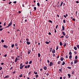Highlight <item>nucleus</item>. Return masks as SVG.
Returning a JSON list of instances; mask_svg holds the SVG:
<instances>
[{
    "label": "nucleus",
    "instance_id": "nucleus-39",
    "mask_svg": "<svg viewBox=\"0 0 79 79\" xmlns=\"http://www.w3.org/2000/svg\"><path fill=\"white\" fill-rule=\"evenodd\" d=\"M71 65H73V62H71Z\"/></svg>",
    "mask_w": 79,
    "mask_h": 79
},
{
    "label": "nucleus",
    "instance_id": "nucleus-45",
    "mask_svg": "<svg viewBox=\"0 0 79 79\" xmlns=\"http://www.w3.org/2000/svg\"><path fill=\"white\" fill-rule=\"evenodd\" d=\"M58 46H57L56 47V50H58Z\"/></svg>",
    "mask_w": 79,
    "mask_h": 79
},
{
    "label": "nucleus",
    "instance_id": "nucleus-22",
    "mask_svg": "<svg viewBox=\"0 0 79 79\" xmlns=\"http://www.w3.org/2000/svg\"><path fill=\"white\" fill-rule=\"evenodd\" d=\"M63 2H62L60 5V6H62V5H63Z\"/></svg>",
    "mask_w": 79,
    "mask_h": 79
},
{
    "label": "nucleus",
    "instance_id": "nucleus-55",
    "mask_svg": "<svg viewBox=\"0 0 79 79\" xmlns=\"http://www.w3.org/2000/svg\"><path fill=\"white\" fill-rule=\"evenodd\" d=\"M76 3H79V1H77L76 2Z\"/></svg>",
    "mask_w": 79,
    "mask_h": 79
},
{
    "label": "nucleus",
    "instance_id": "nucleus-16",
    "mask_svg": "<svg viewBox=\"0 0 79 79\" xmlns=\"http://www.w3.org/2000/svg\"><path fill=\"white\" fill-rule=\"evenodd\" d=\"M64 60V58L63 57H61V59H60V61H63Z\"/></svg>",
    "mask_w": 79,
    "mask_h": 79
},
{
    "label": "nucleus",
    "instance_id": "nucleus-53",
    "mask_svg": "<svg viewBox=\"0 0 79 79\" xmlns=\"http://www.w3.org/2000/svg\"><path fill=\"white\" fill-rule=\"evenodd\" d=\"M27 68H30V65H29L28 66H27Z\"/></svg>",
    "mask_w": 79,
    "mask_h": 79
},
{
    "label": "nucleus",
    "instance_id": "nucleus-7",
    "mask_svg": "<svg viewBox=\"0 0 79 79\" xmlns=\"http://www.w3.org/2000/svg\"><path fill=\"white\" fill-rule=\"evenodd\" d=\"M64 45L63 46L64 47H66V43L65 42H64Z\"/></svg>",
    "mask_w": 79,
    "mask_h": 79
},
{
    "label": "nucleus",
    "instance_id": "nucleus-4",
    "mask_svg": "<svg viewBox=\"0 0 79 79\" xmlns=\"http://www.w3.org/2000/svg\"><path fill=\"white\" fill-rule=\"evenodd\" d=\"M18 57H16L15 60V62L16 63V62H17V61H18Z\"/></svg>",
    "mask_w": 79,
    "mask_h": 79
},
{
    "label": "nucleus",
    "instance_id": "nucleus-30",
    "mask_svg": "<svg viewBox=\"0 0 79 79\" xmlns=\"http://www.w3.org/2000/svg\"><path fill=\"white\" fill-rule=\"evenodd\" d=\"M69 55H72V52H69Z\"/></svg>",
    "mask_w": 79,
    "mask_h": 79
},
{
    "label": "nucleus",
    "instance_id": "nucleus-40",
    "mask_svg": "<svg viewBox=\"0 0 79 79\" xmlns=\"http://www.w3.org/2000/svg\"><path fill=\"white\" fill-rule=\"evenodd\" d=\"M74 53L75 55L77 54V52L76 51L74 52Z\"/></svg>",
    "mask_w": 79,
    "mask_h": 79
},
{
    "label": "nucleus",
    "instance_id": "nucleus-60",
    "mask_svg": "<svg viewBox=\"0 0 79 79\" xmlns=\"http://www.w3.org/2000/svg\"><path fill=\"white\" fill-rule=\"evenodd\" d=\"M14 3H16V1H15L14 2Z\"/></svg>",
    "mask_w": 79,
    "mask_h": 79
},
{
    "label": "nucleus",
    "instance_id": "nucleus-56",
    "mask_svg": "<svg viewBox=\"0 0 79 79\" xmlns=\"http://www.w3.org/2000/svg\"><path fill=\"white\" fill-rule=\"evenodd\" d=\"M16 73V71H14V72H12L13 74H15Z\"/></svg>",
    "mask_w": 79,
    "mask_h": 79
},
{
    "label": "nucleus",
    "instance_id": "nucleus-32",
    "mask_svg": "<svg viewBox=\"0 0 79 79\" xmlns=\"http://www.w3.org/2000/svg\"><path fill=\"white\" fill-rule=\"evenodd\" d=\"M38 76H39V75H36L35 76V77L37 78L38 77Z\"/></svg>",
    "mask_w": 79,
    "mask_h": 79
},
{
    "label": "nucleus",
    "instance_id": "nucleus-29",
    "mask_svg": "<svg viewBox=\"0 0 79 79\" xmlns=\"http://www.w3.org/2000/svg\"><path fill=\"white\" fill-rule=\"evenodd\" d=\"M34 8L35 11L36 10H37V8H36V7H34Z\"/></svg>",
    "mask_w": 79,
    "mask_h": 79
},
{
    "label": "nucleus",
    "instance_id": "nucleus-8",
    "mask_svg": "<svg viewBox=\"0 0 79 79\" xmlns=\"http://www.w3.org/2000/svg\"><path fill=\"white\" fill-rule=\"evenodd\" d=\"M27 45H30V44H31V43H30V42H28V41H27Z\"/></svg>",
    "mask_w": 79,
    "mask_h": 79
},
{
    "label": "nucleus",
    "instance_id": "nucleus-61",
    "mask_svg": "<svg viewBox=\"0 0 79 79\" xmlns=\"http://www.w3.org/2000/svg\"><path fill=\"white\" fill-rule=\"evenodd\" d=\"M48 34H49V35H51V33L49 32L48 33Z\"/></svg>",
    "mask_w": 79,
    "mask_h": 79
},
{
    "label": "nucleus",
    "instance_id": "nucleus-54",
    "mask_svg": "<svg viewBox=\"0 0 79 79\" xmlns=\"http://www.w3.org/2000/svg\"><path fill=\"white\" fill-rule=\"evenodd\" d=\"M23 66V63H21L20 65V66Z\"/></svg>",
    "mask_w": 79,
    "mask_h": 79
},
{
    "label": "nucleus",
    "instance_id": "nucleus-51",
    "mask_svg": "<svg viewBox=\"0 0 79 79\" xmlns=\"http://www.w3.org/2000/svg\"><path fill=\"white\" fill-rule=\"evenodd\" d=\"M27 65H26V66H25V68L27 69Z\"/></svg>",
    "mask_w": 79,
    "mask_h": 79
},
{
    "label": "nucleus",
    "instance_id": "nucleus-12",
    "mask_svg": "<svg viewBox=\"0 0 79 79\" xmlns=\"http://www.w3.org/2000/svg\"><path fill=\"white\" fill-rule=\"evenodd\" d=\"M8 77H9V76L7 75L6 76L4 77V79H5V78H8Z\"/></svg>",
    "mask_w": 79,
    "mask_h": 79
},
{
    "label": "nucleus",
    "instance_id": "nucleus-46",
    "mask_svg": "<svg viewBox=\"0 0 79 79\" xmlns=\"http://www.w3.org/2000/svg\"><path fill=\"white\" fill-rule=\"evenodd\" d=\"M26 40L27 41V42H28L29 41V39L27 38L26 39Z\"/></svg>",
    "mask_w": 79,
    "mask_h": 79
},
{
    "label": "nucleus",
    "instance_id": "nucleus-33",
    "mask_svg": "<svg viewBox=\"0 0 79 79\" xmlns=\"http://www.w3.org/2000/svg\"><path fill=\"white\" fill-rule=\"evenodd\" d=\"M60 63H61V61H59L58 62V64H60Z\"/></svg>",
    "mask_w": 79,
    "mask_h": 79
},
{
    "label": "nucleus",
    "instance_id": "nucleus-21",
    "mask_svg": "<svg viewBox=\"0 0 79 79\" xmlns=\"http://www.w3.org/2000/svg\"><path fill=\"white\" fill-rule=\"evenodd\" d=\"M20 69H23V67L22 66H20Z\"/></svg>",
    "mask_w": 79,
    "mask_h": 79
},
{
    "label": "nucleus",
    "instance_id": "nucleus-37",
    "mask_svg": "<svg viewBox=\"0 0 79 79\" xmlns=\"http://www.w3.org/2000/svg\"><path fill=\"white\" fill-rule=\"evenodd\" d=\"M32 63V61H30L29 62V64H31Z\"/></svg>",
    "mask_w": 79,
    "mask_h": 79
},
{
    "label": "nucleus",
    "instance_id": "nucleus-3",
    "mask_svg": "<svg viewBox=\"0 0 79 79\" xmlns=\"http://www.w3.org/2000/svg\"><path fill=\"white\" fill-rule=\"evenodd\" d=\"M2 26L0 25V31H1L3 29V28H2Z\"/></svg>",
    "mask_w": 79,
    "mask_h": 79
},
{
    "label": "nucleus",
    "instance_id": "nucleus-27",
    "mask_svg": "<svg viewBox=\"0 0 79 79\" xmlns=\"http://www.w3.org/2000/svg\"><path fill=\"white\" fill-rule=\"evenodd\" d=\"M65 38H66V39H68V35H65Z\"/></svg>",
    "mask_w": 79,
    "mask_h": 79
},
{
    "label": "nucleus",
    "instance_id": "nucleus-52",
    "mask_svg": "<svg viewBox=\"0 0 79 79\" xmlns=\"http://www.w3.org/2000/svg\"><path fill=\"white\" fill-rule=\"evenodd\" d=\"M2 67H0V70H2Z\"/></svg>",
    "mask_w": 79,
    "mask_h": 79
},
{
    "label": "nucleus",
    "instance_id": "nucleus-14",
    "mask_svg": "<svg viewBox=\"0 0 79 79\" xmlns=\"http://www.w3.org/2000/svg\"><path fill=\"white\" fill-rule=\"evenodd\" d=\"M37 5L38 6H40V3H39V2H38L37 3Z\"/></svg>",
    "mask_w": 79,
    "mask_h": 79
},
{
    "label": "nucleus",
    "instance_id": "nucleus-1",
    "mask_svg": "<svg viewBox=\"0 0 79 79\" xmlns=\"http://www.w3.org/2000/svg\"><path fill=\"white\" fill-rule=\"evenodd\" d=\"M12 24V20H11L10 23L8 24V26H10Z\"/></svg>",
    "mask_w": 79,
    "mask_h": 79
},
{
    "label": "nucleus",
    "instance_id": "nucleus-2",
    "mask_svg": "<svg viewBox=\"0 0 79 79\" xmlns=\"http://www.w3.org/2000/svg\"><path fill=\"white\" fill-rule=\"evenodd\" d=\"M53 65V62H50V66H52Z\"/></svg>",
    "mask_w": 79,
    "mask_h": 79
},
{
    "label": "nucleus",
    "instance_id": "nucleus-57",
    "mask_svg": "<svg viewBox=\"0 0 79 79\" xmlns=\"http://www.w3.org/2000/svg\"><path fill=\"white\" fill-rule=\"evenodd\" d=\"M28 64V62H26L25 63V64Z\"/></svg>",
    "mask_w": 79,
    "mask_h": 79
},
{
    "label": "nucleus",
    "instance_id": "nucleus-58",
    "mask_svg": "<svg viewBox=\"0 0 79 79\" xmlns=\"http://www.w3.org/2000/svg\"><path fill=\"white\" fill-rule=\"evenodd\" d=\"M49 21L50 23H52V21L49 20Z\"/></svg>",
    "mask_w": 79,
    "mask_h": 79
},
{
    "label": "nucleus",
    "instance_id": "nucleus-11",
    "mask_svg": "<svg viewBox=\"0 0 79 79\" xmlns=\"http://www.w3.org/2000/svg\"><path fill=\"white\" fill-rule=\"evenodd\" d=\"M60 46H62V45H63V44L62 43V42H60Z\"/></svg>",
    "mask_w": 79,
    "mask_h": 79
},
{
    "label": "nucleus",
    "instance_id": "nucleus-59",
    "mask_svg": "<svg viewBox=\"0 0 79 79\" xmlns=\"http://www.w3.org/2000/svg\"><path fill=\"white\" fill-rule=\"evenodd\" d=\"M64 18H66V15H64Z\"/></svg>",
    "mask_w": 79,
    "mask_h": 79
},
{
    "label": "nucleus",
    "instance_id": "nucleus-34",
    "mask_svg": "<svg viewBox=\"0 0 79 79\" xmlns=\"http://www.w3.org/2000/svg\"><path fill=\"white\" fill-rule=\"evenodd\" d=\"M59 71H60V72H61V73L62 72V70H61V69H59Z\"/></svg>",
    "mask_w": 79,
    "mask_h": 79
},
{
    "label": "nucleus",
    "instance_id": "nucleus-26",
    "mask_svg": "<svg viewBox=\"0 0 79 79\" xmlns=\"http://www.w3.org/2000/svg\"><path fill=\"white\" fill-rule=\"evenodd\" d=\"M19 77H23V74H21V75H19Z\"/></svg>",
    "mask_w": 79,
    "mask_h": 79
},
{
    "label": "nucleus",
    "instance_id": "nucleus-20",
    "mask_svg": "<svg viewBox=\"0 0 79 79\" xmlns=\"http://www.w3.org/2000/svg\"><path fill=\"white\" fill-rule=\"evenodd\" d=\"M68 76H69V78H70V77H71V75H70V74H68Z\"/></svg>",
    "mask_w": 79,
    "mask_h": 79
},
{
    "label": "nucleus",
    "instance_id": "nucleus-43",
    "mask_svg": "<svg viewBox=\"0 0 79 79\" xmlns=\"http://www.w3.org/2000/svg\"><path fill=\"white\" fill-rule=\"evenodd\" d=\"M52 48H50V52H52Z\"/></svg>",
    "mask_w": 79,
    "mask_h": 79
},
{
    "label": "nucleus",
    "instance_id": "nucleus-36",
    "mask_svg": "<svg viewBox=\"0 0 79 79\" xmlns=\"http://www.w3.org/2000/svg\"><path fill=\"white\" fill-rule=\"evenodd\" d=\"M77 48H78V49H79V45H77Z\"/></svg>",
    "mask_w": 79,
    "mask_h": 79
},
{
    "label": "nucleus",
    "instance_id": "nucleus-25",
    "mask_svg": "<svg viewBox=\"0 0 79 79\" xmlns=\"http://www.w3.org/2000/svg\"><path fill=\"white\" fill-rule=\"evenodd\" d=\"M30 53H31V51L29 50L28 51V53L29 55V54H30Z\"/></svg>",
    "mask_w": 79,
    "mask_h": 79
},
{
    "label": "nucleus",
    "instance_id": "nucleus-24",
    "mask_svg": "<svg viewBox=\"0 0 79 79\" xmlns=\"http://www.w3.org/2000/svg\"><path fill=\"white\" fill-rule=\"evenodd\" d=\"M74 49H75V50H77V48L76 47H74Z\"/></svg>",
    "mask_w": 79,
    "mask_h": 79
},
{
    "label": "nucleus",
    "instance_id": "nucleus-5",
    "mask_svg": "<svg viewBox=\"0 0 79 79\" xmlns=\"http://www.w3.org/2000/svg\"><path fill=\"white\" fill-rule=\"evenodd\" d=\"M77 63V60H76L74 61V64H76Z\"/></svg>",
    "mask_w": 79,
    "mask_h": 79
},
{
    "label": "nucleus",
    "instance_id": "nucleus-9",
    "mask_svg": "<svg viewBox=\"0 0 79 79\" xmlns=\"http://www.w3.org/2000/svg\"><path fill=\"white\" fill-rule=\"evenodd\" d=\"M62 34L63 35H66V34H65V33H64V31H62Z\"/></svg>",
    "mask_w": 79,
    "mask_h": 79
},
{
    "label": "nucleus",
    "instance_id": "nucleus-15",
    "mask_svg": "<svg viewBox=\"0 0 79 79\" xmlns=\"http://www.w3.org/2000/svg\"><path fill=\"white\" fill-rule=\"evenodd\" d=\"M52 53H55V50H53L52 51Z\"/></svg>",
    "mask_w": 79,
    "mask_h": 79
},
{
    "label": "nucleus",
    "instance_id": "nucleus-62",
    "mask_svg": "<svg viewBox=\"0 0 79 79\" xmlns=\"http://www.w3.org/2000/svg\"><path fill=\"white\" fill-rule=\"evenodd\" d=\"M72 74H74V71H72Z\"/></svg>",
    "mask_w": 79,
    "mask_h": 79
},
{
    "label": "nucleus",
    "instance_id": "nucleus-42",
    "mask_svg": "<svg viewBox=\"0 0 79 79\" xmlns=\"http://www.w3.org/2000/svg\"><path fill=\"white\" fill-rule=\"evenodd\" d=\"M1 42H2V43H3V42H4V41L3 40H2Z\"/></svg>",
    "mask_w": 79,
    "mask_h": 79
},
{
    "label": "nucleus",
    "instance_id": "nucleus-17",
    "mask_svg": "<svg viewBox=\"0 0 79 79\" xmlns=\"http://www.w3.org/2000/svg\"><path fill=\"white\" fill-rule=\"evenodd\" d=\"M65 64V62H64L63 61V63L62 64V65H64V64Z\"/></svg>",
    "mask_w": 79,
    "mask_h": 79
},
{
    "label": "nucleus",
    "instance_id": "nucleus-35",
    "mask_svg": "<svg viewBox=\"0 0 79 79\" xmlns=\"http://www.w3.org/2000/svg\"><path fill=\"white\" fill-rule=\"evenodd\" d=\"M75 59H77V56H76L75 57Z\"/></svg>",
    "mask_w": 79,
    "mask_h": 79
},
{
    "label": "nucleus",
    "instance_id": "nucleus-63",
    "mask_svg": "<svg viewBox=\"0 0 79 79\" xmlns=\"http://www.w3.org/2000/svg\"><path fill=\"white\" fill-rule=\"evenodd\" d=\"M46 75H47V76H48V75H49V74L47 73V74H46Z\"/></svg>",
    "mask_w": 79,
    "mask_h": 79
},
{
    "label": "nucleus",
    "instance_id": "nucleus-49",
    "mask_svg": "<svg viewBox=\"0 0 79 79\" xmlns=\"http://www.w3.org/2000/svg\"><path fill=\"white\" fill-rule=\"evenodd\" d=\"M63 22H64V23H66V22H65V20H63Z\"/></svg>",
    "mask_w": 79,
    "mask_h": 79
},
{
    "label": "nucleus",
    "instance_id": "nucleus-48",
    "mask_svg": "<svg viewBox=\"0 0 79 79\" xmlns=\"http://www.w3.org/2000/svg\"><path fill=\"white\" fill-rule=\"evenodd\" d=\"M1 65H3V64H4V63H2L1 64Z\"/></svg>",
    "mask_w": 79,
    "mask_h": 79
},
{
    "label": "nucleus",
    "instance_id": "nucleus-10",
    "mask_svg": "<svg viewBox=\"0 0 79 79\" xmlns=\"http://www.w3.org/2000/svg\"><path fill=\"white\" fill-rule=\"evenodd\" d=\"M62 31H64V26H62Z\"/></svg>",
    "mask_w": 79,
    "mask_h": 79
},
{
    "label": "nucleus",
    "instance_id": "nucleus-6",
    "mask_svg": "<svg viewBox=\"0 0 79 79\" xmlns=\"http://www.w3.org/2000/svg\"><path fill=\"white\" fill-rule=\"evenodd\" d=\"M3 47L4 48H8V46H7L6 45H5L3 46Z\"/></svg>",
    "mask_w": 79,
    "mask_h": 79
},
{
    "label": "nucleus",
    "instance_id": "nucleus-47",
    "mask_svg": "<svg viewBox=\"0 0 79 79\" xmlns=\"http://www.w3.org/2000/svg\"><path fill=\"white\" fill-rule=\"evenodd\" d=\"M7 55L6 54L5 55H4V56H5V57H6Z\"/></svg>",
    "mask_w": 79,
    "mask_h": 79
},
{
    "label": "nucleus",
    "instance_id": "nucleus-31",
    "mask_svg": "<svg viewBox=\"0 0 79 79\" xmlns=\"http://www.w3.org/2000/svg\"><path fill=\"white\" fill-rule=\"evenodd\" d=\"M34 73L35 74H37V72H34Z\"/></svg>",
    "mask_w": 79,
    "mask_h": 79
},
{
    "label": "nucleus",
    "instance_id": "nucleus-19",
    "mask_svg": "<svg viewBox=\"0 0 79 79\" xmlns=\"http://www.w3.org/2000/svg\"><path fill=\"white\" fill-rule=\"evenodd\" d=\"M38 57H40V53H39L38 54Z\"/></svg>",
    "mask_w": 79,
    "mask_h": 79
},
{
    "label": "nucleus",
    "instance_id": "nucleus-44",
    "mask_svg": "<svg viewBox=\"0 0 79 79\" xmlns=\"http://www.w3.org/2000/svg\"><path fill=\"white\" fill-rule=\"evenodd\" d=\"M73 21H76V19H73Z\"/></svg>",
    "mask_w": 79,
    "mask_h": 79
},
{
    "label": "nucleus",
    "instance_id": "nucleus-13",
    "mask_svg": "<svg viewBox=\"0 0 79 79\" xmlns=\"http://www.w3.org/2000/svg\"><path fill=\"white\" fill-rule=\"evenodd\" d=\"M44 70H46L47 67L45 66L44 67Z\"/></svg>",
    "mask_w": 79,
    "mask_h": 79
},
{
    "label": "nucleus",
    "instance_id": "nucleus-18",
    "mask_svg": "<svg viewBox=\"0 0 79 79\" xmlns=\"http://www.w3.org/2000/svg\"><path fill=\"white\" fill-rule=\"evenodd\" d=\"M69 58L70 60H71V58H72V56H69Z\"/></svg>",
    "mask_w": 79,
    "mask_h": 79
},
{
    "label": "nucleus",
    "instance_id": "nucleus-38",
    "mask_svg": "<svg viewBox=\"0 0 79 79\" xmlns=\"http://www.w3.org/2000/svg\"><path fill=\"white\" fill-rule=\"evenodd\" d=\"M3 25L4 26H6V22H5Z\"/></svg>",
    "mask_w": 79,
    "mask_h": 79
},
{
    "label": "nucleus",
    "instance_id": "nucleus-23",
    "mask_svg": "<svg viewBox=\"0 0 79 79\" xmlns=\"http://www.w3.org/2000/svg\"><path fill=\"white\" fill-rule=\"evenodd\" d=\"M45 43H46V44H49V42H48L47 41H46Z\"/></svg>",
    "mask_w": 79,
    "mask_h": 79
},
{
    "label": "nucleus",
    "instance_id": "nucleus-28",
    "mask_svg": "<svg viewBox=\"0 0 79 79\" xmlns=\"http://www.w3.org/2000/svg\"><path fill=\"white\" fill-rule=\"evenodd\" d=\"M14 46H15V45H14V44H12V45H11V47L12 48H13Z\"/></svg>",
    "mask_w": 79,
    "mask_h": 79
},
{
    "label": "nucleus",
    "instance_id": "nucleus-64",
    "mask_svg": "<svg viewBox=\"0 0 79 79\" xmlns=\"http://www.w3.org/2000/svg\"><path fill=\"white\" fill-rule=\"evenodd\" d=\"M60 79H62V77H60Z\"/></svg>",
    "mask_w": 79,
    "mask_h": 79
},
{
    "label": "nucleus",
    "instance_id": "nucleus-50",
    "mask_svg": "<svg viewBox=\"0 0 79 79\" xmlns=\"http://www.w3.org/2000/svg\"><path fill=\"white\" fill-rule=\"evenodd\" d=\"M47 62L48 63H49V62H50V61H49V60H47Z\"/></svg>",
    "mask_w": 79,
    "mask_h": 79
},
{
    "label": "nucleus",
    "instance_id": "nucleus-41",
    "mask_svg": "<svg viewBox=\"0 0 79 79\" xmlns=\"http://www.w3.org/2000/svg\"><path fill=\"white\" fill-rule=\"evenodd\" d=\"M68 69H71V67H68Z\"/></svg>",
    "mask_w": 79,
    "mask_h": 79
}]
</instances>
